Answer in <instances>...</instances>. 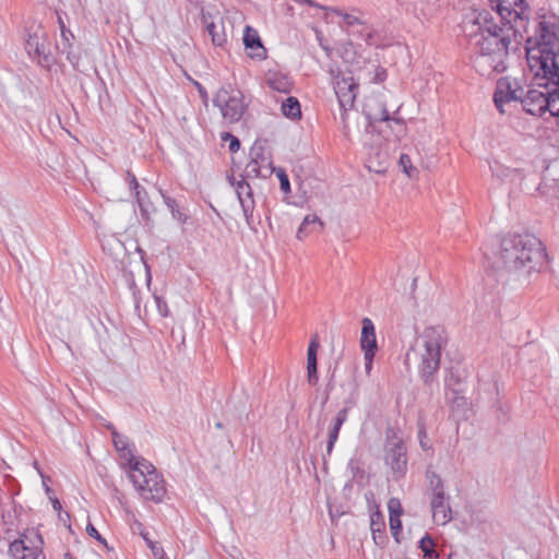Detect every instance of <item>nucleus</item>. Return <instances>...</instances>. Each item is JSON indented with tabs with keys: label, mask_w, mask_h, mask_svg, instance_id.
Returning a JSON list of instances; mask_svg holds the SVG:
<instances>
[{
	"label": "nucleus",
	"mask_w": 559,
	"mask_h": 559,
	"mask_svg": "<svg viewBox=\"0 0 559 559\" xmlns=\"http://www.w3.org/2000/svg\"><path fill=\"white\" fill-rule=\"evenodd\" d=\"M86 534L97 540L99 544H102L108 551L112 550V547H110L107 543V540L99 534V532L96 530V527L88 522L86 525Z\"/></svg>",
	"instance_id": "nucleus-44"
},
{
	"label": "nucleus",
	"mask_w": 559,
	"mask_h": 559,
	"mask_svg": "<svg viewBox=\"0 0 559 559\" xmlns=\"http://www.w3.org/2000/svg\"><path fill=\"white\" fill-rule=\"evenodd\" d=\"M49 499L51 501L53 510L60 512L62 510L60 500L57 497H49Z\"/></svg>",
	"instance_id": "nucleus-62"
},
{
	"label": "nucleus",
	"mask_w": 559,
	"mask_h": 559,
	"mask_svg": "<svg viewBox=\"0 0 559 559\" xmlns=\"http://www.w3.org/2000/svg\"><path fill=\"white\" fill-rule=\"evenodd\" d=\"M417 436H418L420 448L424 451L430 450L431 449V444L428 441V436H427L426 427H425V425L423 423L418 424V433H417Z\"/></svg>",
	"instance_id": "nucleus-48"
},
{
	"label": "nucleus",
	"mask_w": 559,
	"mask_h": 559,
	"mask_svg": "<svg viewBox=\"0 0 559 559\" xmlns=\"http://www.w3.org/2000/svg\"><path fill=\"white\" fill-rule=\"evenodd\" d=\"M397 440H403L399 437V429L388 426L385 429V448L391 447Z\"/></svg>",
	"instance_id": "nucleus-50"
},
{
	"label": "nucleus",
	"mask_w": 559,
	"mask_h": 559,
	"mask_svg": "<svg viewBox=\"0 0 559 559\" xmlns=\"http://www.w3.org/2000/svg\"><path fill=\"white\" fill-rule=\"evenodd\" d=\"M26 550H28V545H26L25 540L22 538L14 539L9 545V551L14 557H17L20 554L22 556Z\"/></svg>",
	"instance_id": "nucleus-45"
},
{
	"label": "nucleus",
	"mask_w": 559,
	"mask_h": 559,
	"mask_svg": "<svg viewBox=\"0 0 559 559\" xmlns=\"http://www.w3.org/2000/svg\"><path fill=\"white\" fill-rule=\"evenodd\" d=\"M134 198L140 207L141 218L144 222V224L148 226L152 222L151 213L155 212V207L153 203L150 201L148 193L146 192L145 189H142V191H138L134 194Z\"/></svg>",
	"instance_id": "nucleus-27"
},
{
	"label": "nucleus",
	"mask_w": 559,
	"mask_h": 559,
	"mask_svg": "<svg viewBox=\"0 0 559 559\" xmlns=\"http://www.w3.org/2000/svg\"><path fill=\"white\" fill-rule=\"evenodd\" d=\"M112 441H114L115 448L118 451L127 450L128 444L122 440V437L116 431L112 432Z\"/></svg>",
	"instance_id": "nucleus-56"
},
{
	"label": "nucleus",
	"mask_w": 559,
	"mask_h": 559,
	"mask_svg": "<svg viewBox=\"0 0 559 559\" xmlns=\"http://www.w3.org/2000/svg\"><path fill=\"white\" fill-rule=\"evenodd\" d=\"M160 194L163 197L165 205L170 211L173 218L175 221H177L178 223H180L181 225L187 224L190 216L187 213L186 209L180 206V204L178 203V201L176 199L167 195L163 191H160Z\"/></svg>",
	"instance_id": "nucleus-25"
},
{
	"label": "nucleus",
	"mask_w": 559,
	"mask_h": 559,
	"mask_svg": "<svg viewBox=\"0 0 559 559\" xmlns=\"http://www.w3.org/2000/svg\"><path fill=\"white\" fill-rule=\"evenodd\" d=\"M267 140L258 139L250 147L249 157L254 164L261 166L265 171L272 170L274 174L275 167L272 160V154L266 150Z\"/></svg>",
	"instance_id": "nucleus-17"
},
{
	"label": "nucleus",
	"mask_w": 559,
	"mask_h": 559,
	"mask_svg": "<svg viewBox=\"0 0 559 559\" xmlns=\"http://www.w3.org/2000/svg\"><path fill=\"white\" fill-rule=\"evenodd\" d=\"M388 510H389V520L401 519V515L403 514V508L397 498H391L389 500Z\"/></svg>",
	"instance_id": "nucleus-41"
},
{
	"label": "nucleus",
	"mask_w": 559,
	"mask_h": 559,
	"mask_svg": "<svg viewBox=\"0 0 559 559\" xmlns=\"http://www.w3.org/2000/svg\"><path fill=\"white\" fill-rule=\"evenodd\" d=\"M331 12L342 19V21L338 22V24L342 28H345L346 32L349 31L350 28L361 26V20L356 15L346 13L335 8L331 9Z\"/></svg>",
	"instance_id": "nucleus-34"
},
{
	"label": "nucleus",
	"mask_w": 559,
	"mask_h": 559,
	"mask_svg": "<svg viewBox=\"0 0 559 559\" xmlns=\"http://www.w3.org/2000/svg\"><path fill=\"white\" fill-rule=\"evenodd\" d=\"M558 93H547L546 91H538L535 88H528L521 98L522 109L532 116L543 117L547 112L549 107L554 108L555 102L554 96H558Z\"/></svg>",
	"instance_id": "nucleus-8"
},
{
	"label": "nucleus",
	"mask_w": 559,
	"mask_h": 559,
	"mask_svg": "<svg viewBox=\"0 0 559 559\" xmlns=\"http://www.w3.org/2000/svg\"><path fill=\"white\" fill-rule=\"evenodd\" d=\"M418 548L423 552V559H439V555L436 550L435 539L430 534L426 533L418 542Z\"/></svg>",
	"instance_id": "nucleus-30"
},
{
	"label": "nucleus",
	"mask_w": 559,
	"mask_h": 559,
	"mask_svg": "<svg viewBox=\"0 0 559 559\" xmlns=\"http://www.w3.org/2000/svg\"><path fill=\"white\" fill-rule=\"evenodd\" d=\"M377 353H364L365 369L367 373H370L372 369L373 359Z\"/></svg>",
	"instance_id": "nucleus-58"
},
{
	"label": "nucleus",
	"mask_w": 559,
	"mask_h": 559,
	"mask_svg": "<svg viewBox=\"0 0 559 559\" xmlns=\"http://www.w3.org/2000/svg\"><path fill=\"white\" fill-rule=\"evenodd\" d=\"M426 479L429 483V487L433 486L437 481L440 483L443 480L438 473L430 468L426 471Z\"/></svg>",
	"instance_id": "nucleus-57"
},
{
	"label": "nucleus",
	"mask_w": 559,
	"mask_h": 559,
	"mask_svg": "<svg viewBox=\"0 0 559 559\" xmlns=\"http://www.w3.org/2000/svg\"><path fill=\"white\" fill-rule=\"evenodd\" d=\"M126 181L128 182L129 189L133 194H135L138 191H142L143 188L138 182L135 175L130 170H128L126 174Z\"/></svg>",
	"instance_id": "nucleus-51"
},
{
	"label": "nucleus",
	"mask_w": 559,
	"mask_h": 559,
	"mask_svg": "<svg viewBox=\"0 0 559 559\" xmlns=\"http://www.w3.org/2000/svg\"><path fill=\"white\" fill-rule=\"evenodd\" d=\"M274 173L276 174L278 180H280V188L281 190L287 194L290 192V182H289V178L285 171L284 168H281V167H275V170Z\"/></svg>",
	"instance_id": "nucleus-42"
},
{
	"label": "nucleus",
	"mask_w": 559,
	"mask_h": 559,
	"mask_svg": "<svg viewBox=\"0 0 559 559\" xmlns=\"http://www.w3.org/2000/svg\"><path fill=\"white\" fill-rule=\"evenodd\" d=\"M424 353L418 365V374L426 388L438 384L437 373L440 369L441 350L448 344V336L442 326L427 328L423 335Z\"/></svg>",
	"instance_id": "nucleus-3"
},
{
	"label": "nucleus",
	"mask_w": 559,
	"mask_h": 559,
	"mask_svg": "<svg viewBox=\"0 0 559 559\" xmlns=\"http://www.w3.org/2000/svg\"><path fill=\"white\" fill-rule=\"evenodd\" d=\"M140 535L142 536V538L145 540L146 545L151 548L154 557H157V551L156 550H160L162 555H160V558L158 559H168L166 557V554L163 549V547L158 546L157 543H154L150 537H148V532H144V531H141L140 532Z\"/></svg>",
	"instance_id": "nucleus-46"
},
{
	"label": "nucleus",
	"mask_w": 559,
	"mask_h": 559,
	"mask_svg": "<svg viewBox=\"0 0 559 559\" xmlns=\"http://www.w3.org/2000/svg\"><path fill=\"white\" fill-rule=\"evenodd\" d=\"M193 85L197 88L202 103L206 105L209 102V94L206 88L198 81H193Z\"/></svg>",
	"instance_id": "nucleus-55"
},
{
	"label": "nucleus",
	"mask_w": 559,
	"mask_h": 559,
	"mask_svg": "<svg viewBox=\"0 0 559 559\" xmlns=\"http://www.w3.org/2000/svg\"><path fill=\"white\" fill-rule=\"evenodd\" d=\"M221 140L223 142H228V148L231 153H236L239 151L240 145H241L240 140L236 135L231 134L230 132H223L221 134Z\"/></svg>",
	"instance_id": "nucleus-43"
},
{
	"label": "nucleus",
	"mask_w": 559,
	"mask_h": 559,
	"mask_svg": "<svg viewBox=\"0 0 559 559\" xmlns=\"http://www.w3.org/2000/svg\"><path fill=\"white\" fill-rule=\"evenodd\" d=\"M335 371H336V366L333 368V370L331 371V374L329 377V380L325 384V395H324V399H323V402H322V405H324L329 399H330V393L334 390L335 388Z\"/></svg>",
	"instance_id": "nucleus-52"
},
{
	"label": "nucleus",
	"mask_w": 559,
	"mask_h": 559,
	"mask_svg": "<svg viewBox=\"0 0 559 559\" xmlns=\"http://www.w3.org/2000/svg\"><path fill=\"white\" fill-rule=\"evenodd\" d=\"M390 522V530H391V534H392V537L394 538V540L400 544L401 543V533H402V528H403V525H402V521L401 519H391L389 520Z\"/></svg>",
	"instance_id": "nucleus-47"
},
{
	"label": "nucleus",
	"mask_w": 559,
	"mask_h": 559,
	"mask_svg": "<svg viewBox=\"0 0 559 559\" xmlns=\"http://www.w3.org/2000/svg\"><path fill=\"white\" fill-rule=\"evenodd\" d=\"M449 499H450V497L447 496L445 491L435 492V493H432L430 503H436V506L438 507L439 503H441L442 501H449Z\"/></svg>",
	"instance_id": "nucleus-59"
},
{
	"label": "nucleus",
	"mask_w": 559,
	"mask_h": 559,
	"mask_svg": "<svg viewBox=\"0 0 559 559\" xmlns=\"http://www.w3.org/2000/svg\"><path fill=\"white\" fill-rule=\"evenodd\" d=\"M349 394L343 402V407L336 413L333 418L332 426L329 429L326 441V454L323 455V464L326 465V456L332 454L334 445L338 439L340 430L348 418L349 411L356 406L359 395V385L355 378L348 382Z\"/></svg>",
	"instance_id": "nucleus-6"
},
{
	"label": "nucleus",
	"mask_w": 559,
	"mask_h": 559,
	"mask_svg": "<svg viewBox=\"0 0 559 559\" xmlns=\"http://www.w3.org/2000/svg\"><path fill=\"white\" fill-rule=\"evenodd\" d=\"M433 519L437 523L447 524L452 520V510L448 501H442L441 503L436 506V503H430Z\"/></svg>",
	"instance_id": "nucleus-31"
},
{
	"label": "nucleus",
	"mask_w": 559,
	"mask_h": 559,
	"mask_svg": "<svg viewBox=\"0 0 559 559\" xmlns=\"http://www.w3.org/2000/svg\"><path fill=\"white\" fill-rule=\"evenodd\" d=\"M154 298H155L156 307H157L159 314L162 317H167L169 313V309H168L166 300L163 297H159L156 295L154 296Z\"/></svg>",
	"instance_id": "nucleus-54"
},
{
	"label": "nucleus",
	"mask_w": 559,
	"mask_h": 559,
	"mask_svg": "<svg viewBox=\"0 0 559 559\" xmlns=\"http://www.w3.org/2000/svg\"><path fill=\"white\" fill-rule=\"evenodd\" d=\"M430 489L432 490V493L445 491L444 481L443 480L440 483L437 481L433 486L430 487Z\"/></svg>",
	"instance_id": "nucleus-61"
},
{
	"label": "nucleus",
	"mask_w": 559,
	"mask_h": 559,
	"mask_svg": "<svg viewBox=\"0 0 559 559\" xmlns=\"http://www.w3.org/2000/svg\"><path fill=\"white\" fill-rule=\"evenodd\" d=\"M533 79L532 84L538 87H543L547 90V93H558L559 94V68L555 70L548 71V73L540 72H532ZM551 102L554 104V108L549 107L547 112L550 114L551 117H555L559 120V95L554 96Z\"/></svg>",
	"instance_id": "nucleus-12"
},
{
	"label": "nucleus",
	"mask_w": 559,
	"mask_h": 559,
	"mask_svg": "<svg viewBox=\"0 0 559 559\" xmlns=\"http://www.w3.org/2000/svg\"><path fill=\"white\" fill-rule=\"evenodd\" d=\"M348 469L352 473L353 479H362L365 477V469L361 467L360 460L357 457H352L347 464Z\"/></svg>",
	"instance_id": "nucleus-40"
},
{
	"label": "nucleus",
	"mask_w": 559,
	"mask_h": 559,
	"mask_svg": "<svg viewBox=\"0 0 559 559\" xmlns=\"http://www.w3.org/2000/svg\"><path fill=\"white\" fill-rule=\"evenodd\" d=\"M512 8H519L520 10L513 12L514 20H528L526 14L530 11V5L526 0H512Z\"/></svg>",
	"instance_id": "nucleus-39"
},
{
	"label": "nucleus",
	"mask_w": 559,
	"mask_h": 559,
	"mask_svg": "<svg viewBox=\"0 0 559 559\" xmlns=\"http://www.w3.org/2000/svg\"><path fill=\"white\" fill-rule=\"evenodd\" d=\"M453 396L447 399L449 400V406L454 416L457 418H466L467 413L469 411L471 403L464 393H451Z\"/></svg>",
	"instance_id": "nucleus-24"
},
{
	"label": "nucleus",
	"mask_w": 559,
	"mask_h": 559,
	"mask_svg": "<svg viewBox=\"0 0 559 559\" xmlns=\"http://www.w3.org/2000/svg\"><path fill=\"white\" fill-rule=\"evenodd\" d=\"M523 96V88H513L509 78H500L497 81L493 93V103L500 114H504L503 106L512 100L520 102Z\"/></svg>",
	"instance_id": "nucleus-13"
},
{
	"label": "nucleus",
	"mask_w": 559,
	"mask_h": 559,
	"mask_svg": "<svg viewBox=\"0 0 559 559\" xmlns=\"http://www.w3.org/2000/svg\"><path fill=\"white\" fill-rule=\"evenodd\" d=\"M559 49V16L554 13L537 15L533 36L525 41L526 59L531 72L548 73L559 68L556 51Z\"/></svg>",
	"instance_id": "nucleus-2"
},
{
	"label": "nucleus",
	"mask_w": 559,
	"mask_h": 559,
	"mask_svg": "<svg viewBox=\"0 0 559 559\" xmlns=\"http://www.w3.org/2000/svg\"><path fill=\"white\" fill-rule=\"evenodd\" d=\"M58 513H59V519H60L62 522H66V521H69V520H70V513H69V512L61 513V511H60V512H58Z\"/></svg>",
	"instance_id": "nucleus-63"
},
{
	"label": "nucleus",
	"mask_w": 559,
	"mask_h": 559,
	"mask_svg": "<svg viewBox=\"0 0 559 559\" xmlns=\"http://www.w3.org/2000/svg\"><path fill=\"white\" fill-rule=\"evenodd\" d=\"M347 33L348 35L365 40L369 46L374 45V31L364 21H361V26L350 28Z\"/></svg>",
	"instance_id": "nucleus-32"
},
{
	"label": "nucleus",
	"mask_w": 559,
	"mask_h": 559,
	"mask_svg": "<svg viewBox=\"0 0 559 559\" xmlns=\"http://www.w3.org/2000/svg\"><path fill=\"white\" fill-rule=\"evenodd\" d=\"M272 176V170L265 171L261 168V166L254 164L252 160L246 165L243 173L240 175V179H249V178H269Z\"/></svg>",
	"instance_id": "nucleus-35"
},
{
	"label": "nucleus",
	"mask_w": 559,
	"mask_h": 559,
	"mask_svg": "<svg viewBox=\"0 0 559 559\" xmlns=\"http://www.w3.org/2000/svg\"><path fill=\"white\" fill-rule=\"evenodd\" d=\"M511 38L509 34L497 33V28H488V34H480L476 45L483 56L493 57V71L502 73L507 70L504 58L509 53Z\"/></svg>",
	"instance_id": "nucleus-4"
},
{
	"label": "nucleus",
	"mask_w": 559,
	"mask_h": 559,
	"mask_svg": "<svg viewBox=\"0 0 559 559\" xmlns=\"http://www.w3.org/2000/svg\"><path fill=\"white\" fill-rule=\"evenodd\" d=\"M227 180L228 182L230 183V186L235 187L237 186V181L236 178L234 177V175H227Z\"/></svg>",
	"instance_id": "nucleus-64"
},
{
	"label": "nucleus",
	"mask_w": 559,
	"mask_h": 559,
	"mask_svg": "<svg viewBox=\"0 0 559 559\" xmlns=\"http://www.w3.org/2000/svg\"><path fill=\"white\" fill-rule=\"evenodd\" d=\"M399 165L402 167L403 171L407 175L408 178H416L418 175V169L413 166L411 157L402 153L399 159Z\"/></svg>",
	"instance_id": "nucleus-37"
},
{
	"label": "nucleus",
	"mask_w": 559,
	"mask_h": 559,
	"mask_svg": "<svg viewBox=\"0 0 559 559\" xmlns=\"http://www.w3.org/2000/svg\"><path fill=\"white\" fill-rule=\"evenodd\" d=\"M64 53L67 60L71 63L75 71H79L84 74H88L91 70L96 71L95 66L91 62L86 52L84 53V56H82L81 50L75 51L72 47L66 49Z\"/></svg>",
	"instance_id": "nucleus-22"
},
{
	"label": "nucleus",
	"mask_w": 559,
	"mask_h": 559,
	"mask_svg": "<svg viewBox=\"0 0 559 559\" xmlns=\"http://www.w3.org/2000/svg\"><path fill=\"white\" fill-rule=\"evenodd\" d=\"M475 24L478 25L479 35L488 34V28L491 29L492 27H496L497 33H500V34H506V29L508 31V26H504L503 24L498 25L495 22L493 16L490 14V12H488L486 10L481 11L478 14V16L475 20Z\"/></svg>",
	"instance_id": "nucleus-26"
},
{
	"label": "nucleus",
	"mask_w": 559,
	"mask_h": 559,
	"mask_svg": "<svg viewBox=\"0 0 559 559\" xmlns=\"http://www.w3.org/2000/svg\"><path fill=\"white\" fill-rule=\"evenodd\" d=\"M281 111L284 117L293 121L301 119L302 116L300 102L295 96H288L283 100Z\"/></svg>",
	"instance_id": "nucleus-28"
},
{
	"label": "nucleus",
	"mask_w": 559,
	"mask_h": 559,
	"mask_svg": "<svg viewBox=\"0 0 559 559\" xmlns=\"http://www.w3.org/2000/svg\"><path fill=\"white\" fill-rule=\"evenodd\" d=\"M20 559H45V556L38 546H28V550L24 551Z\"/></svg>",
	"instance_id": "nucleus-49"
},
{
	"label": "nucleus",
	"mask_w": 559,
	"mask_h": 559,
	"mask_svg": "<svg viewBox=\"0 0 559 559\" xmlns=\"http://www.w3.org/2000/svg\"><path fill=\"white\" fill-rule=\"evenodd\" d=\"M59 26L61 31V52L64 53L66 49L72 48L73 45L71 43L72 39H74V35L70 29H68L62 21L61 17H59Z\"/></svg>",
	"instance_id": "nucleus-38"
},
{
	"label": "nucleus",
	"mask_w": 559,
	"mask_h": 559,
	"mask_svg": "<svg viewBox=\"0 0 559 559\" xmlns=\"http://www.w3.org/2000/svg\"><path fill=\"white\" fill-rule=\"evenodd\" d=\"M25 49L31 57L37 58L38 64L43 68L50 69L56 62L49 50V43L44 35L29 34L25 43Z\"/></svg>",
	"instance_id": "nucleus-10"
},
{
	"label": "nucleus",
	"mask_w": 559,
	"mask_h": 559,
	"mask_svg": "<svg viewBox=\"0 0 559 559\" xmlns=\"http://www.w3.org/2000/svg\"><path fill=\"white\" fill-rule=\"evenodd\" d=\"M236 193L240 202L246 222L249 226H251L253 224V211L255 206L253 190L247 180L240 179L237 181Z\"/></svg>",
	"instance_id": "nucleus-16"
},
{
	"label": "nucleus",
	"mask_w": 559,
	"mask_h": 559,
	"mask_svg": "<svg viewBox=\"0 0 559 559\" xmlns=\"http://www.w3.org/2000/svg\"><path fill=\"white\" fill-rule=\"evenodd\" d=\"M131 481L140 491L141 496L148 501L159 503L166 495L165 480L157 471H152L148 475L130 474Z\"/></svg>",
	"instance_id": "nucleus-7"
},
{
	"label": "nucleus",
	"mask_w": 559,
	"mask_h": 559,
	"mask_svg": "<svg viewBox=\"0 0 559 559\" xmlns=\"http://www.w3.org/2000/svg\"><path fill=\"white\" fill-rule=\"evenodd\" d=\"M500 260L509 273L527 278L547 265L543 242L532 234H508L500 241Z\"/></svg>",
	"instance_id": "nucleus-1"
},
{
	"label": "nucleus",
	"mask_w": 559,
	"mask_h": 559,
	"mask_svg": "<svg viewBox=\"0 0 559 559\" xmlns=\"http://www.w3.org/2000/svg\"><path fill=\"white\" fill-rule=\"evenodd\" d=\"M390 120H394L397 123L403 121L402 119H399V118H392L390 116V112L385 108V106H382V108H381V117L379 118V121H390Z\"/></svg>",
	"instance_id": "nucleus-60"
},
{
	"label": "nucleus",
	"mask_w": 559,
	"mask_h": 559,
	"mask_svg": "<svg viewBox=\"0 0 559 559\" xmlns=\"http://www.w3.org/2000/svg\"><path fill=\"white\" fill-rule=\"evenodd\" d=\"M360 348L364 353H377L379 349L376 328L370 318H364L361 321Z\"/></svg>",
	"instance_id": "nucleus-20"
},
{
	"label": "nucleus",
	"mask_w": 559,
	"mask_h": 559,
	"mask_svg": "<svg viewBox=\"0 0 559 559\" xmlns=\"http://www.w3.org/2000/svg\"><path fill=\"white\" fill-rule=\"evenodd\" d=\"M492 9L499 14L501 22H503L504 26H508V32L512 31L515 33V29L511 23V16H513V12L515 9L512 8L511 0H489Z\"/></svg>",
	"instance_id": "nucleus-23"
},
{
	"label": "nucleus",
	"mask_w": 559,
	"mask_h": 559,
	"mask_svg": "<svg viewBox=\"0 0 559 559\" xmlns=\"http://www.w3.org/2000/svg\"><path fill=\"white\" fill-rule=\"evenodd\" d=\"M129 453L131 455L129 460V465L132 471L131 474L141 475V473H143L145 475H148V473H152V471H156L155 466L145 459H135L130 450Z\"/></svg>",
	"instance_id": "nucleus-33"
},
{
	"label": "nucleus",
	"mask_w": 559,
	"mask_h": 559,
	"mask_svg": "<svg viewBox=\"0 0 559 559\" xmlns=\"http://www.w3.org/2000/svg\"><path fill=\"white\" fill-rule=\"evenodd\" d=\"M243 94L238 88H233L230 84L222 86L213 98V105L218 107L223 118L228 123H236L241 120L247 110L243 102Z\"/></svg>",
	"instance_id": "nucleus-5"
},
{
	"label": "nucleus",
	"mask_w": 559,
	"mask_h": 559,
	"mask_svg": "<svg viewBox=\"0 0 559 559\" xmlns=\"http://www.w3.org/2000/svg\"><path fill=\"white\" fill-rule=\"evenodd\" d=\"M384 462L392 469L395 479L405 476L407 472V448L403 440H397L385 448Z\"/></svg>",
	"instance_id": "nucleus-11"
},
{
	"label": "nucleus",
	"mask_w": 559,
	"mask_h": 559,
	"mask_svg": "<svg viewBox=\"0 0 559 559\" xmlns=\"http://www.w3.org/2000/svg\"><path fill=\"white\" fill-rule=\"evenodd\" d=\"M359 85L353 76H342L334 83V91L337 96L341 108L344 110L354 107L358 94Z\"/></svg>",
	"instance_id": "nucleus-14"
},
{
	"label": "nucleus",
	"mask_w": 559,
	"mask_h": 559,
	"mask_svg": "<svg viewBox=\"0 0 559 559\" xmlns=\"http://www.w3.org/2000/svg\"><path fill=\"white\" fill-rule=\"evenodd\" d=\"M264 82L271 90L283 94H289L294 88L292 76L276 70H269L265 73Z\"/></svg>",
	"instance_id": "nucleus-18"
},
{
	"label": "nucleus",
	"mask_w": 559,
	"mask_h": 559,
	"mask_svg": "<svg viewBox=\"0 0 559 559\" xmlns=\"http://www.w3.org/2000/svg\"><path fill=\"white\" fill-rule=\"evenodd\" d=\"M366 499L370 518V531L372 534V539L377 546L384 548L389 543L384 515L380 510V506L374 500L372 492L367 493Z\"/></svg>",
	"instance_id": "nucleus-9"
},
{
	"label": "nucleus",
	"mask_w": 559,
	"mask_h": 559,
	"mask_svg": "<svg viewBox=\"0 0 559 559\" xmlns=\"http://www.w3.org/2000/svg\"><path fill=\"white\" fill-rule=\"evenodd\" d=\"M388 78V71L385 68L381 66H377L374 69V75L371 79V82L374 84L383 83Z\"/></svg>",
	"instance_id": "nucleus-53"
},
{
	"label": "nucleus",
	"mask_w": 559,
	"mask_h": 559,
	"mask_svg": "<svg viewBox=\"0 0 559 559\" xmlns=\"http://www.w3.org/2000/svg\"><path fill=\"white\" fill-rule=\"evenodd\" d=\"M320 347L318 335L311 337L307 349V381L310 385H317L318 374V349Z\"/></svg>",
	"instance_id": "nucleus-19"
},
{
	"label": "nucleus",
	"mask_w": 559,
	"mask_h": 559,
	"mask_svg": "<svg viewBox=\"0 0 559 559\" xmlns=\"http://www.w3.org/2000/svg\"><path fill=\"white\" fill-rule=\"evenodd\" d=\"M444 386L451 393H464L465 371L459 367H449L444 369Z\"/></svg>",
	"instance_id": "nucleus-21"
},
{
	"label": "nucleus",
	"mask_w": 559,
	"mask_h": 559,
	"mask_svg": "<svg viewBox=\"0 0 559 559\" xmlns=\"http://www.w3.org/2000/svg\"><path fill=\"white\" fill-rule=\"evenodd\" d=\"M323 226L320 218L316 215H307L302 223L300 224L296 237L300 240L308 237L311 233L316 230L317 227L321 228Z\"/></svg>",
	"instance_id": "nucleus-29"
},
{
	"label": "nucleus",
	"mask_w": 559,
	"mask_h": 559,
	"mask_svg": "<svg viewBox=\"0 0 559 559\" xmlns=\"http://www.w3.org/2000/svg\"><path fill=\"white\" fill-rule=\"evenodd\" d=\"M242 41L245 48L249 50L248 56L251 59H257L261 61L267 58V50L264 47L258 31L252 26L246 25Z\"/></svg>",
	"instance_id": "nucleus-15"
},
{
	"label": "nucleus",
	"mask_w": 559,
	"mask_h": 559,
	"mask_svg": "<svg viewBox=\"0 0 559 559\" xmlns=\"http://www.w3.org/2000/svg\"><path fill=\"white\" fill-rule=\"evenodd\" d=\"M206 31L209 32L212 44L217 47H223L224 44H226L227 38L226 34L224 32V26H222V29H217V25L214 22H211L206 25Z\"/></svg>",
	"instance_id": "nucleus-36"
}]
</instances>
